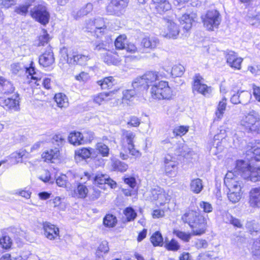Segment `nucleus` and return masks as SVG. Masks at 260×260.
I'll return each mask as SVG.
<instances>
[{
	"mask_svg": "<svg viewBox=\"0 0 260 260\" xmlns=\"http://www.w3.org/2000/svg\"><path fill=\"white\" fill-rule=\"evenodd\" d=\"M183 66H172L171 73L174 77H181L184 73Z\"/></svg>",
	"mask_w": 260,
	"mask_h": 260,
	"instance_id": "4d7b16f0",
	"label": "nucleus"
},
{
	"mask_svg": "<svg viewBox=\"0 0 260 260\" xmlns=\"http://www.w3.org/2000/svg\"><path fill=\"white\" fill-rule=\"evenodd\" d=\"M151 215L153 219L162 218L165 216V210L160 209H154L152 212Z\"/></svg>",
	"mask_w": 260,
	"mask_h": 260,
	"instance_id": "0e129e2a",
	"label": "nucleus"
},
{
	"mask_svg": "<svg viewBox=\"0 0 260 260\" xmlns=\"http://www.w3.org/2000/svg\"><path fill=\"white\" fill-rule=\"evenodd\" d=\"M110 168L112 171L124 173L126 172L128 168V165L115 157L110 158Z\"/></svg>",
	"mask_w": 260,
	"mask_h": 260,
	"instance_id": "a878e982",
	"label": "nucleus"
},
{
	"mask_svg": "<svg viewBox=\"0 0 260 260\" xmlns=\"http://www.w3.org/2000/svg\"><path fill=\"white\" fill-rule=\"evenodd\" d=\"M245 20L250 25L258 27L260 25V12L253 14L248 12L245 17Z\"/></svg>",
	"mask_w": 260,
	"mask_h": 260,
	"instance_id": "79ce46f5",
	"label": "nucleus"
},
{
	"mask_svg": "<svg viewBox=\"0 0 260 260\" xmlns=\"http://www.w3.org/2000/svg\"><path fill=\"white\" fill-rule=\"evenodd\" d=\"M141 123V120L136 116H132L129 117L127 125L130 127H138Z\"/></svg>",
	"mask_w": 260,
	"mask_h": 260,
	"instance_id": "052dcab7",
	"label": "nucleus"
},
{
	"mask_svg": "<svg viewBox=\"0 0 260 260\" xmlns=\"http://www.w3.org/2000/svg\"><path fill=\"white\" fill-rule=\"evenodd\" d=\"M15 87L11 81L0 76V94L9 95L14 92Z\"/></svg>",
	"mask_w": 260,
	"mask_h": 260,
	"instance_id": "393cba45",
	"label": "nucleus"
},
{
	"mask_svg": "<svg viewBox=\"0 0 260 260\" xmlns=\"http://www.w3.org/2000/svg\"><path fill=\"white\" fill-rule=\"evenodd\" d=\"M118 89L114 90L109 92H101L94 96L93 102L100 105L108 101L117 99L119 96Z\"/></svg>",
	"mask_w": 260,
	"mask_h": 260,
	"instance_id": "f3484780",
	"label": "nucleus"
},
{
	"mask_svg": "<svg viewBox=\"0 0 260 260\" xmlns=\"http://www.w3.org/2000/svg\"><path fill=\"white\" fill-rule=\"evenodd\" d=\"M162 170L166 176L169 177H175L178 173V164L172 160L171 157H165Z\"/></svg>",
	"mask_w": 260,
	"mask_h": 260,
	"instance_id": "dca6fc26",
	"label": "nucleus"
},
{
	"mask_svg": "<svg viewBox=\"0 0 260 260\" xmlns=\"http://www.w3.org/2000/svg\"><path fill=\"white\" fill-rule=\"evenodd\" d=\"M189 186L191 191L195 194H199L203 190L204 186L202 179L197 178L191 180Z\"/></svg>",
	"mask_w": 260,
	"mask_h": 260,
	"instance_id": "37998d69",
	"label": "nucleus"
},
{
	"mask_svg": "<svg viewBox=\"0 0 260 260\" xmlns=\"http://www.w3.org/2000/svg\"><path fill=\"white\" fill-rule=\"evenodd\" d=\"M43 35L40 36L39 38V46H45L47 44L49 41V36L46 30L43 29Z\"/></svg>",
	"mask_w": 260,
	"mask_h": 260,
	"instance_id": "bf43d9fd",
	"label": "nucleus"
},
{
	"mask_svg": "<svg viewBox=\"0 0 260 260\" xmlns=\"http://www.w3.org/2000/svg\"><path fill=\"white\" fill-rule=\"evenodd\" d=\"M31 17L43 25L48 23L50 19V13L45 4H41L35 6L30 10Z\"/></svg>",
	"mask_w": 260,
	"mask_h": 260,
	"instance_id": "1a4fd4ad",
	"label": "nucleus"
},
{
	"mask_svg": "<svg viewBox=\"0 0 260 260\" xmlns=\"http://www.w3.org/2000/svg\"><path fill=\"white\" fill-rule=\"evenodd\" d=\"M155 5L156 12L160 14L171 9V5L167 0H152Z\"/></svg>",
	"mask_w": 260,
	"mask_h": 260,
	"instance_id": "473e14b6",
	"label": "nucleus"
},
{
	"mask_svg": "<svg viewBox=\"0 0 260 260\" xmlns=\"http://www.w3.org/2000/svg\"><path fill=\"white\" fill-rule=\"evenodd\" d=\"M129 0H111L107 6L106 11L109 15L119 16L128 6Z\"/></svg>",
	"mask_w": 260,
	"mask_h": 260,
	"instance_id": "9b49d317",
	"label": "nucleus"
},
{
	"mask_svg": "<svg viewBox=\"0 0 260 260\" xmlns=\"http://www.w3.org/2000/svg\"><path fill=\"white\" fill-rule=\"evenodd\" d=\"M95 150L102 157H108L110 154L109 147L103 142H98L95 144Z\"/></svg>",
	"mask_w": 260,
	"mask_h": 260,
	"instance_id": "09e8293b",
	"label": "nucleus"
},
{
	"mask_svg": "<svg viewBox=\"0 0 260 260\" xmlns=\"http://www.w3.org/2000/svg\"><path fill=\"white\" fill-rule=\"evenodd\" d=\"M159 45L158 38L155 36L146 35L141 40V46L147 49L153 50Z\"/></svg>",
	"mask_w": 260,
	"mask_h": 260,
	"instance_id": "412c9836",
	"label": "nucleus"
},
{
	"mask_svg": "<svg viewBox=\"0 0 260 260\" xmlns=\"http://www.w3.org/2000/svg\"><path fill=\"white\" fill-rule=\"evenodd\" d=\"M68 140L74 146L84 145L83 134L80 132L74 131L70 133Z\"/></svg>",
	"mask_w": 260,
	"mask_h": 260,
	"instance_id": "bb28decb",
	"label": "nucleus"
},
{
	"mask_svg": "<svg viewBox=\"0 0 260 260\" xmlns=\"http://www.w3.org/2000/svg\"><path fill=\"white\" fill-rule=\"evenodd\" d=\"M122 180L129 187V188H122L121 190L125 197H131L138 194V188L137 180L135 177L124 176L122 178Z\"/></svg>",
	"mask_w": 260,
	"mask_h": 260,
	"instance_id": "4468645a",
	"label": "nucleus"
},
{
	"mask_svg": "<svg viewBox=\"0 0 260 260\" xmlns=\"http://www.w3.org/2000/svg\"><path fill=\"white\" fill-rule=\"evenodd\" d=\"M75 157L86 160L90 157L95 158L98 155L95 154L94 149L91 147H81L75 151Z\"/></svg>",
	"mask_w": 260,
	"mask_h": 260,
	"instance_id": "b1692460",
	"label": "nucleus"
},
{
	"mask_svg": "<svg viewBox=\"0 0 260 260\" xmlns=\"http://www.w3.org/2000/svg\"><path fill=\"white\" fill-rule=\"evenodd\" d=\"M53 99L58 107L62 109L66 108L69 106L68 98L66 95L62 92L55 93Z\"/></svg>",
	"mask_w": 260,
	"mask_h": 260,
	"instance_id": "c9c22d12",
	"label": "nucleus"
},
{
	"mask_svg": "<svg viewBox=\"0 0 260 260\" xmlns=\"http://www.w3.org/2000/svg\"><path fill=\"white\" fill-rule=\"evenodd\" d=\"M150 241L154 247H162L164 244L162 235L158 231L152 233L150 237Z\"/></svg>",
	"mask_w": 260,
	"mask_h": 260,
	"instance_id": "ea45409f",
	"label": "nucleus"
},
{
	"mask_svg": "<svg viewBox=\"0 0 260 260\" xmlns=\"http://www.w3.org/2000/svg\"><path fill=\"white\" fill-rule=\"evenodd\" d=\"M182 221L189 225L191 232H185L177 229L172 233L184 242L189 241L192 236H200L207 231L209 217L204 215L199 209L188 208L181 217Z\"/></svg>",
	"mask_w": 260,
	"mask_h": 260,
	"instance_id": "f03ea898",
	"label": "nucleus"
},
{
	"mask_svg": "<svg viewBox=\"0 0 260 260\" xmlns=\"http://www.w3.org/2000/svg\"><path fill=\"white\" fill-rule=\"evenodd\" d=\"M25 73L28 84L34 83L37 86L40 85L39 82L41 81V76L34 66H29L26 68Z\"/></svg>",
	"mask_w": 260,
	"mask_h": 260,
	"instance_id": "4be33fe9",
	"label": "nucleus"
},
{
	"mask_svg": "<svg viewBox=\"0 0 260 260\" xmlns=\"http://www.w3.org/2000/svg\"><path fill=\"white\" fill-rule=\"evenodd\" d=\"M83 134L84 145L91 143L95 138L94 133L91 131H85Z\"/></svg>",
	"mask_w": 260,
	"mask_h": 260,
	"instance_id": "5fc2aeb1",
	"label": "nucleus"
},
{
	"mask_svg": "<svg viewBox=\"0 0 260 260\" xmlns=\"http://www.w3.org/2000/svg\"><path fill=\"white\" fill-rule=\"evenodd\" d=\"M204 79L200 74H196L192 78L191 90L193 93L200 94L208 97L211 94L212 88L204 83Z\"/></svg>",
	"mask_w": 260,
	"mask_h": 260,
	"instance_id": "0eeeda50",
	"label": "nucleus"
},
{
	"mask_svg": "<svg viewBox=\"0 0 260 260\" xmlns=\"http://www.w3.org/2000/svg\"><path fill=\"white\" fill-rule=\"evenodd\" d=\"M85 28L98 38L101 37L107 30L104 19L100 17L88 20L85 24Z\"/></svg>",
	"mask_w": 260,
	"mask_h": 260,
	"instance_id": "423d86ee",
	"label": "nucleus"
},
{
	"mask_svg": "<svg viewBox=\"0 0 260 260\" xmlns=\"http://www.w3.org/2000/svg\"><path fill=\"white\" fill-rule=\"evenodd\" d=\"M159 80L158 73L149 71L137 77L132 82L135 89L143 91H148L150 88V95L153 100L156 101L172 100L175 95L173 89L167 81Z\"/></svg>",
	"mask_w": 260,
	"mask_h": 260,
	"instance_id": "f257e3e1",
	"label": "nucleus"
},
{
	"mask_svg": "<svg viewBox=\"0 0 260 260\" xmlns=\"http://www.w3.org/2000/svg\"><path fill=\"white\" fill-rule=\"evenodd\" d=\"M200 207L203 209V212L205 213H209L212 212L213 207L212 205L205 201H201L200 204Z\"/></svg>",
	"mask_w": 260,
	"mask_h": 260,
	"instance_id": "13d9d810",
	"label": "nucleus"
},
{
	"mask_svg": "<svg viewBox=\"0 0 260 260\" xmlns=\"http://www.w3.org/2000/svg\"><path fill=\"white\" fill-rule=\"evenodd\" d=\"M244 178L252 182H256L260 181V167H254L251 165V168L248 170Z\"/></svg>",
	"mask_w": 260,
	"mask_h": 260,
	"instance_id": "72a5a7b5",
	"label": "nucleus"
},
{
	"mask_svg": "<svg viewBox=\"0 0 260 260\" xmlns=\"http://www.w3.org/2000/svg\"><path fill=\"white\" fill-rule=\"evenodd\" d=\"M114 79L112 76L105 77L97 81V84L102 89H109L114 85Z\"/></svg>",
	"mask_w": 260,
	"mask_h": 260,
	"instance_id": "49530a36",
	"label": "nucleus"
},
{
	"mask_svg": "<svg viewBox=\"0 0 260 260\" xmlns=\"http://www.w3.org/2000/svg\"><path fill=\"white\" fill-rule=\"evenodd\" d=\"M127 42L126 36L125 35H121L115 39L114 44L117 49L122 50L125 47Z\"/></svg>",
	"mask_w": 260,
	"mask_h": 260,
	"instance_id": "3c124183",
	"label": "nucleus"
},
{
	"mask_svg": "<svg viewBox=\"0 0 260 260\" xmlns=\"http://www.w3.org/2000/svg\"><path fill=\"white\" fill-rule=\"evenodd\" d=\"M136 90L141 91L140 90L135 89L134 87L133 89H126L124 90L122 92V97L121 99L122 103L123 104L130 105L137 95Z\"/></svg>",
	"mask_w": 260,
	"mask_h": 260,
	"instance_id": "2f4dec72",
	"label": "nucleus"
},
{
	"mask_svg": "<svg viewBox=\"0 0 260 260\" xmlns=\"http://www.w3.org/2000/svg\"><path fill=\"white\" fill-rule=\"evenodd\" d=\"M93 10V5L91 3H87L82 7L79 10L73 13V16L76 19L82 17L90 13Z\"/></svg>",
	"mask_w": 260,
	"mask_h": 260,
	"instance_id": "a19ab883",
	"label": "nucleus"
},
{
	"mask_svg": "<svg viewBox=\"0 0 260 260\" xmlns=\"http://www.w3.org/2000/svg\"><path fill=\"white\" fill-rule=\"evenodd\" d=\"M228 99L225 96L220 100L217 104L215 114L217 119H221L226 110L227 107Z\"/></svg>",
	"mask_w": 260,
	"mask_h": 260,
	"instance_id": "e433bc0d",
	"label": "nucleus"
},
{
	"mask_svg": "<svg viewBox=\"0 0 260 260\" xmlns=\"http://www.w3.org/2000/svg\"><path fill=\"white\" fill-rule=\"evenodd\" d=\"M29 157V153L24 149H20L12 154V158L16 163L22 162L24 159Z\"/></svg>",
	"mask_w": 260,
	"mask_h": 260,
	"instance_id": "c03bdc74",
	"label": "nucleus"
},
{
	"mask_svg": "<svg viewBox=\"0 0 260 260\" xmlns=\"http://www.w3.org/2000/svg\"><path fill=\"white\" fill-rule=\"evenodd\" d=\"M204 26L209 30H214L217 28L220 24L221 17L216 10H208L206 14L202 16Z\"/></svg>",
	"mask_w": 260,
	"mask_h": 260,
	"instance_id": "6e6552de",
	"label": "nucleus"
},
{
	"mask_svg": "<svg viewBox=\"0 0 260 260\" xmlns=\"http://www.w3.org/2000/svg\"><path fill=\"white\" fill-rule=\"evenodd\" d=\"M61 149L58 147L47 149L42 152L41 158L43 161L48 164H54L61 159Z\"/></svg>",
	"mask_w": 260,
	"mask_h": 260,
	"instance_id": "ddd939ff",
	"label": "nucleus"
},
{
	"mask_svg": "<svg viewBox=\"0 0 260 260\" xmlns=\"http://www.w3.org/2000/svg\"><path fill=\"white\" fill-rule=\"evenodd\" d=\"M189 125H179L175 126L172 129V133L175 138L182 137L185 136L189 131Z\"/></svg>",
	"mask_w": 260,
	"mask_h": 260,
	"instance_id": "a18cd8bd",
	"label": "nucleus"
},
{
	"mask_svg": "<svg viewBox=\"0 0 260 260\" xmlns=\"http://www.w3.org/2000/svg\"><path fill=\"white\" fill-rule=\"evenodd\" d=\"M250 168L251 165L244 160L238 159L236 161L235 169L243 177L246 176Z\"/></svg>",
	"mask_w": 260,
	"mask_h": 260,
	"instance_id": "c756f323",
	"label": "nucleus"
},
{
	"mask_svg": "<svg viewBox=\"0 0 260 260\" xmlns=\"http://www.w3.org/2000/svg\"><path fill=\"white\" fill-rule=\"evenodd\" d=\"M164 246L168 251H177L180 248L179 242L174 238L170 241H166Z\"/></svg>",
	"mask_w": 260,
	"mask_h": 260,
	"instance_id": "8fccbe9b",
	"label": "nucleus"
},
{
	"mask_svg": "<svg viewBox=\"0 0 260 260\" xmlns=\"http://www.w3.org/2000/svg\"><path fill=\"white\" fill-rule=\"evenodd\" d=\"M54 61L52 51L50 47L47 50L39 57L40 65H51Z\"/></svg>",
	"mask_w": 260,
	"mask_h": 260,
	"instance_id": "cd10ccee",
	"label": "nucleus"
},
{
	"mask_svg": "<svg viewBox=\"0 0 260 260\" xmlns=\"http://www.w3.org/2000/svg\"><path fill=\"white\" fill-rule=\"evenodd\" d=\"M105 226L109 228H114L117 223V219L115 216L112 214H107L103 220Z\"/></svg>",
	"mask_w": 260,
	"mask_h": 260,
	"instance_id": "de8ad7c7",
	"label": "nucleus"
},
{
	"mask_svg": "<svg viewBox=\"0 0 260 260\" xmlns=\"http://www.w3.org/2000/svg\"><path fill=\"white\" fill-rule=\"evenodd\" d=\"M248 151L252 154V158L256 161H260V140L251 143Z\"/></svg>",
	"mask_w": 260,
	"mask_h": 260,
	"instance_id": "58836bf2",
	"label": "nucleus"
},
{
	"mask_svg": "<svg viewBox=\"0 0 260 260\" xmlns=\"http://www.w3.org/2000/svg\"><path fill=\"white\" fill-rule=\"evenodd\" d=\"M109 246L108 242L102 241L97 249V252L100 253H106L109 251Z\"/></svg>",
	"mask_w": 260,
	"mask_h": 260,
	"instance_id": "e2e57ef3",
	"label": "nucleus"
},
{
	"mask_svg": "<svg viewBox=\"0 0 260 260\" xmlns=\"http://www.w3.org/2000/svg\"><path fill=\"white\" fill-rule=\"evenodd\" d=\"M124 215L123 223H128L133 221L137 216V212L131 206L125 208L123 210Z\"/></svg>",
	"mask_w": 260,
	"mask_h": 260,
	"instance_id": "4c0bfd02",
	"label": "nucleus"
},
{
	"mask_svg": "<svg viewBox=\"0 0 260 260\" xmlns=\"http://www.w3.org/2000/svg\"><path fill=\"white\" fill-rule=\"evenodd\" d=\"M240 126L245 132L260 134V116L251 113L244 116L240 121Z\"/></svg>",
	"mask_w": 260,
	"mask_h": 260,
	"instance_id": "39448f33",
	"label": "nucleus"
},
{
	"mask_svg": "<svg viewBox=\"0 0 260 260\" xmlns=\"http://www.w3.org/2000/svg\"><path fill=\"white\" fill-rule=\"evenodd\" d=\"M13 228L11 227L3 229L1 231L0 247L5 251L10 250L12 248L13 242L10 237Z\"/></svg>",
	"mask_w": 260,
	"mask_h": 260,
	"instance_id": "2eb2a0df",
	"label": "nucleus"
},
{
	"mask_svg": "<svg viewBox=\"0 0 260 260\" xmlns=\"http://www.w3.org/2000/svg\"><path fill=\"white\" fill-rule=\"evenodd\" d=\"M225 54L226 62L229 65H240L243 60L237 53L232 50H227Z\"/></svg>",
	"mask_w": 260,
	"mask_h": 260,
	"instance_id": "c85d7f7f",
	"label": "nucleus"
},
{
	"mask_svg": "<svg viewBox=\"0 0 260 260\" xmlns=\"http://www.w3.org/2000/svg\"><path fill=\"white\" fill-rule=\"evenodd\" d=\"M19 94L15 93L10 98L6 99L3 98L2 103L1 106L8 110L16 111L19 109Z\"/></svg>",
	"mask_w": 260,
	"mask_h": 260,
	"instance_id": "6ab92c4d",
	"label": "nucleus"
},
{
	"mask_svg": "<svg viewBox=\"0 0 260 260\" xmlns=\"http://www.w3.org/2000/svg\"><path fill=\"white\" fill-rule=\"evenodd\" d=\"M224 183L229 190L228 197L230 201L233 203L238 202L242 197V187L233 172L229 171L226 174Z\"/></svg>",
	"mask_w": 260,
	"mask_h": 260,
	"instance_id": "20e7f679",
	"label": "nucleus"
},
{
	"mask_svg": "<svg viewBox=\"0 0 260 260\" xmlns=\"http://www.w3.org/2000/svg\"><path fill=\"white\" fill-rule=\"evenodd\" d=\"M103 59L107 64L115 65L116 63V59L113 57L112 53L109 51L105 50L103 53Z\"/></svg>",
	"mask_w": 260,
	"mask_h": 260,
	"instance_id": "864d4df0",
	"label": "nucleus"
},
{
	"mask_svg": "<svg viewBox=\"0 0 260 260\" xmlns=\"http://www.w3.org/2000/svg\"><path fill=\"white\" fill-rule=\"evenodd\" d=\"M179 32L177 25L173 22L169 21L167 23V31L165 32L162 35L168 38L175 39Z\"/></svg>",
	"mask_w": 260,
	"mask_h": 260,
	"instance_id": "7c9ffc66",
	"label": "nucleus"
},
{
	"mask_svg": "<svg viewBox=\"0 0 260 260\" xmlns=\"http://www.w3.org/2000/svg\"><path fill=\"white\" fill-rule=\"evenodd\" d=\"M252 89V94L255 100L260 103V86L254 83L251 84Z\"/></svg>",
	"mask_w": 260,
	"mask_h": 260,
	"instance_id": "680f3d73",
	"label": "nucleus"
},
{
	"mask_svg": "<svg viewBox=\"0 0 260 260\" xmlns=\"http://www.w3.org/2000/svg\"><path fill=\"white\" fill-rule=\"evenodd\" d=\"M244 92H246V91L243 90V91H238V92L234 94H233L232 97L231 98L230 101L231 102L234 104L237 105L238 104H244V101H243L242 99H240V96L241 93H243Z\"/></svg>",
	"mask_w": 260,
	"mask_h": 260,
	"instance_id": "6e6d98bb",
	"label": "nucleus"
},
{
	"mask_svg": "<svg viewBox=\"0 0 260 260\" xmlns=\"http://www.w3.org/2000/svg\"><path fill=\"white\" fill-rule=\"evenodd\" d=\"M248 203L252 208H260V186L250 189L248 192Z\"/></svg>",
	"mask_w": 260,
	"mask_h": 260,
	"instance_id": "aec40b11",
	"label": "nucleus"
},
{
	"mask_svg": "<svg viewBox=\"0 0 260 260\" xmlns=\"http://www.w3.org/2000/svg\"><path fill=\"white\" fill-rule=\"evenodd\" d=\"M186 146L182 144L177 148L176 151L178 153V155L185 157L189 154V152L186 149Z\"/></svg>",
	"mask_w": 260,
	"mask_h": 260,
	"instance_id": "69168bd1",
	"label": "nucleus"
},
{
	"mask_svg": "<svg viewBox=\"0 0 260 260\" xmlns=\"http://www.w3.org/2000/svg\"><path fill=\"white\" fill-rule=\"evenodd\" d=\"M149 199L151 202L160 207L169 204L171 200L169 193L164 188L158 186L150 190Z\"/></svg>",
	"mask_w": 260,
	"mask_h": 260,
	"instance_id": "9d476101",
	"label": "nucleus"
},
{
	"mask_svg": "<svg viewBox=\"0 0 260 260\" xmlns=\"http://www.w3.org/2000/svg\"><path fill=\"white\" fill-rule=\"evenodd\" d=\"M88 189L87 186L82 183H78L74 190V196L78 199H84L87 197Z\"/></svg>",
	"mask_w": 260,
	"mask_h": 260,
	"instance_id": "f704fd0d",
	"label": "nucleus"
},
{
	"mask_svg": "<svg viewBox=\"0 0 260 260\" xmlns=\"http://www.w3.org/2000/svg\"><path fill=\"white\" fill-rule=\"evenodd\" d=\"M16 0H0V4L2 7L9 8L16 4Z\"/></svg>",
	"mask_w": 260,
	"mask_h": 260,
	"instance_id": "774afa93",
	"label": "nucleus"
},
{
	"mask_svg": "<svg viewBox=\"0 0 260 260\" xmlns=\"http://www.w3.org/2000/svg\"><path fill=\"white\" fill-rule=\"evenodd\" d=\"M42 225L45 238L51 241L60 239V230L56 225L48 221H45L42 222Z\"/></svg>",
	"mask_w": 260,
	"mask_h": 260,
	"instance_id": "f8f14e48",
	"label": "nucleus"
},
{
	"mask_svg": "<svg viewBox=\"0 0 260 260\" xmlns=\"http://www.w3.org/2000/svg\"><path fill=\"white\" fill-rule=\"evenodd\" d=\"M107 175L104 174H97L94 177L93 183L98 186L106 184Z\"/></svg>",
	"mask_w": 260,
	"mask_h": 260,
	"instance_id": "603ef678",
	"label": "nucleus"
},
{
	"mask_svg": "<svg viewBox=\"0 0 260 260\" xmlns=\"http://www.w3.org/2000/svg\"><path fill=\"white\" fill-rule=\"evenodd\" d=\"M197 14L191 12L185 13L179 18V21L184 29L188 31L191 29L193 22L196 21Z\"/></svg>",
	"mask_w": 260,
	"mask_h": 260,
	"instance_id": "5701e85b",
	"label": "nucleus"
},
{
	"mask_svg": "<svg viewBox=\"0 0 260 260\" xmlns=\"http://www.w3.org/2000/svg\"><path fill=\"white\" fill-rule=\"evenodd\" d=\"M61 54L63 55L64 59L68 63H74L78 65H82L86 63V62L90 59L88 55L82 54H74L73 57L69 61L67 49L63 48L61 49Z\"/></svg>",
	"mask_w": 260,
	"mask_h": 260,
	"instance_id": "a211bd4d",
	"label": "nucleus"
},
{
	"mask_svg": "<svg viewBox=\"0 0 260 260\" xmlns=\"http://www.w3.org/2000/svg\"><path fill=\"white\" fill-rule=\"evenodd\" d=\"M135 133L126 129L122 130L119 149V157L122 160H137L142 157V152L137 149L135 144Z\"/></svg>",
	"mask_w": 260,
	"mask_h": 260,
	"instance_id": "7ed1b4c3",
	"label": "nucleus"
},
{
	"mask_svg": "<svg viewBox=\"0 0 260 260\" xmlns=\"http://www.w3.org/2000/svg\"><path fill=\"white\" fill-rule=\"evenodd\" d=\"M28 7L25 4L16 7L15 11L19 14L25 15L28 12Z\"/></svg>",
	"mask_w": 260,
	"mask_h": 260,
	"instance_id": "338daca9",
	"label": "nucleus"
}]
</instances>
